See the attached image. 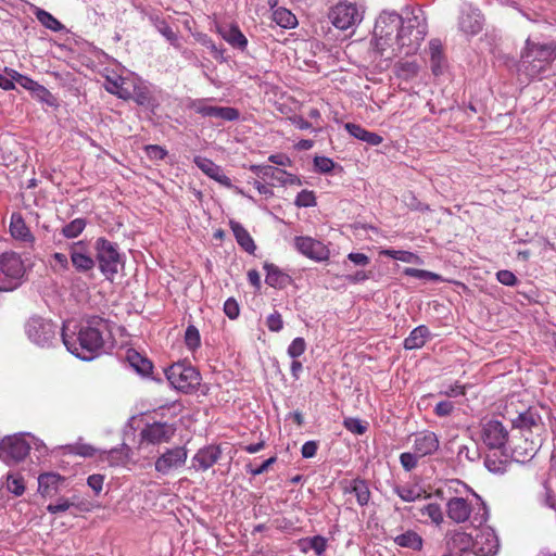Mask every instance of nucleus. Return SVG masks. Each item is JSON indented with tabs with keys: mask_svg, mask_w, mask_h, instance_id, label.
Instances as JSON below:
<instances>
[{
	"mask_svg": "<svg viewBox=\"0 0 556 556\" xmlns=\"http://www.w3.org/2000/svg\"><path fill=\"white\" fill-rule=\"evenodd\" d=\"M426 35L427 24L421 10L406 18L396 12H382L376 21L371 40L376 66L384 71L395 58L414 54Z\"/></svg>",
	"mask_w": 556,
	"mask_h": 556,
	"instance_id": "f257e3e1",
	"label": "nucleus"
},
{
	"mask_svg": "<svg viewBox=\"0 0 556 556\" xmlns=\"http://www.w3.org/2000/svg\"><path fill=\"white\" fill-rule=\"evenodd\" d=\"M61 339L66 350L83 361H91L100 355L111 334L110 323L100 316H89L80 321L65 320Z\"/></svg>",
	"mask_w": 556,
	"mask_h": 556,
	"instance_id": "f03ea898",
	"label": "nucleus"
},
{
	"mask_svg": "<svg viewBox=\"0 0 556 556\" xmlns=\"http://www.w3.org/2000/svg\"><path fill=\"white\" fill-rule=\"evenodd\" d=\"M556 59V41L540 43L530 37L520 52L518 74L527 79H541Z\"/></svg>",
	"mask_w": 556,
	"mask_h": 556,
	"instance_id": "7ed1b4c3",
	"label": "nucleus"
},
{
	"mask_svg": "<svg viewBox=\"0 0 556 556\" xmlns=\"http://www.w3.org/2000/svg\"><path fill=\"white\" fill-rule=\"evenodd\" d=\"M31 446H34L40 455L47 453L45 443L36 439L29 432L5 435L0 440V460L9 466L16 465L25 459Z\"/></svg>",
	"mask_w": 556,
	"mask_h": 556,
	"instance_id": "20e7f679",
	"label": "nucleus"
},
{
	"mask_svg": "<svg viewBox=\"0 0 556 556\" xmlns=\"http://www.w3.org/2000/svg\"><path fill=\"white\" fill-rule=\"evenodd\" d=\"M447 517L456 523H463L467 520L471 526L479 528L489 519V510L480 496L475 494L471 502L463 497H452L446 503Z\"/></svg>",
	"mask_w": 556,
	"mask_h": 556,
	"instance_id": "39448f33",
	"label": "nucleus"
},
{
	"mask_svg": "<svg viewBox=\"0 0 556 556\" xmlns=\"http://www.w3.org/2000/svg\"><path fill=\"white\" fill-rule=\"evenodd\" d=\"M93 250L96 252V266L108 280H113L124 261L116 243L100 237L94 241Z\"/></svg>",
	"mask_w": 556,
	"mask_h": 556,
	"instance_id": "423d86ee",
	"label": "nucleus"
},
{
	"mask_svg": "<svg viewBox=\"0 0 556 556\" xmlns=\"http://www.w3.org/2000/svg\"><path fill=\"white\" fill-rule=\"evenodd\" d=\"M26 268L20 254L4 252L0 254V291L17 289L25 279Z\"/></svg>",
	"mask_w": 556,
	"mask_h": 556,
	"instance_id": "0eeeda50",
	"label": "nucleus"
},
{
	"mask_svg": "<svg viewBox=\"0 0 556 556\" xmlns=\"http://www.w3.org/2000/svg\"><path fill=\"white\" fill-rule=\"evenodd\" d=\"M28 340L40 348H52L58 341L59 327L50 319L33 316L25 325Z\"/></svg>",
	"mask_w": 556,
	"mask_h": 556,
	"instance_id": "6e6552de",
	"label": "nucleus"
},
{
	"mask_svg": "<svg viewBox=\"0 0 556 556\" xmlns=\"http://www.w3.org/2000/svg\"><path fill=\"white\" fill-rule=\"evenodd\" d=\"M170 386L184 393H189L200 386L201 376L199 371L184 363H176L169 366L165 371Z\"/></svg>",
	"mask_w": 556,
	"mask_h": 556,
	"instance_id": "1a4fd4ad",
	"label": "nucleus"
},
{
	"mask_svg": "<svg viewBox=\"0 0 556 556\" xmlns=\"http://www.w3.org/2000/svg\"><path fill=\"white\" fill-rule=\"evenodd\" d=\"M210 99H190L187 108L203 117H215L227 122L238 121L240 112L231 106H214L208 104Z\"/></svg>",
	"mask_w": 556,
	"mask_h": 556,
	"instance_id": "9d476101",
	"label": "nucleus"
},
{
	"mask_svg": "<svg viewBox=\"0 0 556 556\" xmlns=\"http://www.w3.org/2000/svg\"><path fill=\"white\" fill-rule=\"evenodd\" d=\"M67 250L71 265L77 273L87 274L94 269L96 260L87 241H74L68 244Z\"/></svg>",
	"mask_w": 556,
	"mask_h": 556,
	"instance_id": "9b49d317",
	"label": "nucleus"
},
{
	"mask_svg": "<svg viewBox=\"0 0 556 556\" xmlns=\"http://www.w3.org/2000/svg\"><path fill=\"white\" fill-rule=\"evenodd\" d=\"M330 17L337 28L346 30L362 22L363 11L355 3L340 2L331 10Z\"/></svg>",
	"mask_w": 556,
	"mask_h": 556,
	"instance_id": "f8f14e48",
	"label": "nucleus"
},
{
	"mask_svg": "<svg viewBox=\"0 0 556 556\" xmlns=\"http://www.w3.org/2000/svg\"><path fill=\"white\" fill-rule=\"evenodd\" d=\"M188 458V452L184 446H176L167 448L155 460V470L162 475L167 476L174 470L181 468Z\"/></svg>",
	"mask_w": 556,
	"mask_h": 556,
	"instance_id": "ddd939ff",
	"label": "nucleus"
},
{
	"mask_svg": "<svg viewBox=\"0 0 556 556\" xmlns=\"http://www.w3.org/2000/svg\"><path fill=\"white\" fill-rule=\"evenodd\" d=\"M294 248L299 253L315 262H325L330 257V250L321 241L308 236L294 238Z\"/></svg>",
	"mask_w": 556,
	"mask_h": 556,
	"instance_id": "4468645a",
	"label": "nucleus"
},
{
	"mask_svg": "<svg viewBox=\"0 0 556 556\" xmlns=\"http://www.w3.org/2000/svg\"><path fill=\"white\" fill-rule=\"evenodd\" d=\"M481 438L490 448H501L508 439V431L500 420L490 419L482 425Z\"/></svg>",
	"mask_w": 556,
	"mask_h": 556,
	"instance_id": "2eb2a0df",
	"label": "nucleus"
},
{
	"mask_svg": "<svg viewBox=\"0 0 556 556\" xmlns=\"http://www.w3.org/2000/svg\"><path fill=\"white\" fill-rule=\"evenodd\" d=\"M475 543L476 556H495L500 548L498 538L491 527H479Z\"/></svg>",
	"mask_w": 556,
	"mask_h": 556,
	"instance_id": "dca6fc26",
	"label": "nucleus"
},
{
	"mask_svg": "<svg viewBox=\"0 0 556 556\" xmlns=\"http://www.w3.org/2000/svg\"><path fill=\"white\" fill-rule=\"evenodd\" d=\"M176 428L167 422H152L141 430V439L151 444L169 442L174 437Z\"/></svg>",
	"mask_w": 556,
	"mask_h": 556,
	"instance_id": "f3484780",
	"label": "nucleus"
},
{
	"mask_svg": "<svg viewBox=\"0 0 556 556\" xmlns=\"http://www.w3.org/2000/svg\"><path fill=\"white\" fill-rule=\"evenodd\" d=\"M12 238L26 248H33L36 238L26 225L21 213H12L9 226Z\"/></svg>",
	"mask_w": 556,
	"mask_h": 556,
	"instance_id": "a211bd4d",
	"label": "nucleus"
},
{
	"mask_svg": "<svg viewBox=\"0 0 556 556\" xmlns=\"http://www.w3.org/2000/svg\"><path fill=\"white\" fill-rule=\"evenodd\" d=\"M136 79V76H108L105 89L108 92L115 94L123 100H129L134 92Z\"/></svg>",
	"mask_w": 556,
	"mask_h": 556,
	"instance_id": "6ab92c4d",
	"label": "nucleus"
},
{
	"mask_svg": "<svg viewBox=\"0 0 556 556\" xmlns=\"http://www.w3.org/2000/svg\"><path fill=\"white\" fill-rule=\"evenodd\" d=\"M439 446V438L434 432L425 430L415 434L413 450L420 457L432 455Z\"/></svg>",
	"mask_w": 556,
	"mask_h": 556,
	"instance_id": "aec40b11",
	"label": "nucleus"
},
{
	"mask_svg": "<svg viewBox=\"0 0 556 556\" xmlns=\"http://www.w3.org/2000/svg\"><path fill=\"white\" fill-rule=\"evenodd\" d=\"M222 456L219 446L208 445L200 448L192 457V466L195 470L205 471L215 465Z\"/></svg>",
	"mask_w": 556,
	"mask_h": 556,
	"instance_id": "412c9836",
	"label": "nucleus"
},
{
	"mask_svg": "<svg viewBox=\"0 0 556 556\" xmlns=\"http://www.w3.org/2000/svg\"><path fill=\"white\" fill-rule=\"evenodd\" d=\"M483 25V18L480 10L475 8H467L462 11L459 17V28L463 33L469 36L477 35Z\"/></svg>",
	"mask_w": 556,
	"mask_h": 556,
	"instance_id": "4be33fe9",
	"label": "nucleus"
},
{
	"mask_svg": "<svg viewBox=\"0 0 556 556\" xmlns=\"http://www.w3.org/2000/svg\"><path fill=\"white\" fill-rule=\"evenodd\" d=\"M266 271L265 282L275 289H285L292 282L289 274L285 273L277 265L265 262L263 265Z\"/></svg>",
	"mask_w": 556,
	"mask_h": 556,
	"instance_id": "5701e85b",
	"label": "nucleus"
},
{
	"mask_svg": "<svg viewBox=\"0 0 556 556\" xmlns=\"http://www.w3.org/2000/svg\"><path fill=\"white\" fill-rule=\"evenodd\" d=\"M64 478L55 472H45L38 477V492L45 497H52L58 494Z\"/></svg>",
	"mask_w": 556,
	"mask_h": 556,
	"instance_id": "b1692460",
	"label": "nucleus"
},
{
	"mask_svg": "<svg viewBox=\"0 0 556 556\" xmlns=\"http://www.w3.org/2000/svg\"><path fill=\"white\" fill-rule=\"evenodd\" d=\"M447 545L452 552L464 553L472 549L475 552V539L469 533L456 530L450 533Z\"/></svg>",
	"mask_w": 556,
	"mask_h": 556,
	"instance_id": "393cba45",
	"label": "nucleus"
},
{
	"mask_svg": "<svg viewBox=\"0 0 556 556\" xmlns=\"http://www.w3.org/2000/svg\"><path fill=\"white\" fill-rule=\"evenodd\" d=\"M218 34L231 47L244 50L248 46V39L237 25L219 26Z\"/></svg>",
	"mask_w": 556,
	"mask_h": 556,
	"instance_id": "a878e982",
	"label": "nucleus"
},
{
	"mask_svg": "<svg viewBox=\"0 0 556 556\" xmlns=\"http://www.w3.org/2000/svg\"><path fill=\"white\" fill-rule=\"evenodd\" d=\"M541 420L540 414L536 410L529 408L520 413L513 420V426L522 431H532V429L540 427Z\"/></svg>",
	"mask_w": 556,
	"mask_h": 556,
	"instance_id": "bb28decb",
	"label": "nucleus"
},
{
	"mask_svg": "<svg viewBox=\"0 0 556 556\" xmlns=\"http://www.w3.org/2000/svg\"><path fill=\"white\" fill-rule=\"evenodd\" d=\"M346 131L354 138L368 143L369 146L376 147L382 142V137L376 132H371L363 128L361 125L346 123L344 125Z\"/></svg>",
	"mask_w": 556,
	"mask_h": 556,
	"instance_id": "cd10ccee",
	"label": "nucleus"
},
{
	"mask_svg": "<svg viewBox=\"0 0 556 556\" xmlns=\"http://www.w3.org/2000/svg\"><path fill=\"white\" fill-rule=\"evenodd\" d=\"M430 330L427 326L420 325L414 328L408 337L404 340L405 350H417L425 345L430 338Z\"/></svg>",
	"mask_w": 556,
	"mask_h": 556,
	"instance_id": "c85d7f7f",
	"label": "nucleus"
},
{
	"mask_svg": "<svg viewBox=\"0 0 556 556\" xmlns=\"http://www.w3.org/2000/svg\"><path fill=\"white\" fill-rule=\"evenodd\" d=\"M230 228L238 244L248 253H254L256 245L248 230L238 222H230Z\"/></svg>",
	"mask_w": 556,
	"mask_h": 556,
	"instance_id": "c756f323",
	"label": "nucleus"
},
{
	"mask_svg": "<svg viewBox=\"0 0 556 556\" xmlns=\"http://www.w3.org/2000/svg\"><path fill=\"white\" fill-rule=\"evenodd\" d=\"M394 543L401 547L420 551L424 545L422 538L414 530H407L394 538Z\"/></svg>",
	"mask_w": 556,
	"mask_h": 556,
	"instance_id": "7c9ffc66",
	"label": "nucleus"
},
{
	"mask_svg": "<svg viewBox=\"0 0 556 556\" xmlns=\"http://www.w3.org/2000/svg\"><path fill=\"white\" fill-rule=\"evenodd\" d=\"M346 492L354 493L357 504L359 506H365L370 501V490L367 482L363 479L356 478L353 479L350 483V486L346 489Z\"/></svg>",
	"mask_w": 556,
	"mask_h": 556,
	"instance_id": "2f4dec72",
	"label": "nucleus"
},
{
	"mask_svg": "<svg viewBox=\"0 0 556 556\" xmlns=\"http://www.w3.org/2000/svg\"><path fill=\"white\" fill-rule=\"evenodd\" d=\"M266 170H267V173H265L266 178H270L282 186H286V185L301 186L302 185L301 179L296 175L290 174L283 169H280V168L269 165L268 169H266Z\"/></svg>",
	"mask_w": 556,
	"mask_h": 556,
	"instance_id": "473e14b6",
	"label": "nucleus"
},
{
	"mask_svg": "<svg viewBox=\"0 0 556 556\" xmlns=\"http://www.w3.org/2000/svg\"><path fill=\"white\" fill-rule=\"evenodd\" d=\"M150 21L159 30V33L165 37L169 43L175 48H180V43L178 40L177 34L172 29V27L159 15H151Z\"/></svg>",
	"mask_w": 556,
	"mask_h": 556,
	"instance_id": "72a5a7b5",
	"label": "nucleus"
},
{
	"mask_svg": "<svg viewBox=\"0 0 556 556\" xmlns=\"http://www.w3.org/2000/svg\"><path fill=\"white\" fill-rule=\"evenodd\" d=\"M430 63L432 73L438 76L443 72L444 58L442 53L441 42L433 39L429 42Z\"/></svg>",
	"mask_w": 556,
	"mask_h": 556,
	"instance_id": "f704fd0d",
	"label": "nucleus"
},
{
	"mask_svg": "<svg viewBox=\"0 0 556 556\" xmlns=\"http://www.w3.org/2000/svg\"><path fill=\"white\" fill-rule=\"evenodd\" d=\"M130 99H132L138 105L153 106V99L149 87L138 77Z\"/></svg>",
	"mask_w": 556,
	"mask_h": 556,
	"instance_id": "c9c22d12",
	"label": "nucleus"
},
{
	"mask_svg": "<svg viewBox=\"0 0 556 556\" xmlns=\"http://www.w3.org/2000/svg\"><path fill=\"white\" fill-rule=\"evenodd\" d=\"M127 359L130 366L140 375L149 376L152 372L153 365L152 363L140 355L138 352L130 350L127 353Z\"/></svg>",
	"mask_w": 556,
	"mask_h": 556,
	"instance_id": "e433bc0d",
	"label": "nucleus"
},
{
	"mask_svg": "<svg viewBox=\"0 0 556 556\" xmlns=\"http://www.w3.org/2000/svg\"><path fill=\"white\" fill-rule=\"evenodd\" d=\"M51 270L56 275H64L70 271L71 258L67 254L62 252H54L48 260Z\"/></svg>",
	"mask_w": 556,
	"mask_h": 556,
	"instance_id": "4c0bfd02",
	"label": "nucleus"
},
{
	"mask_svg": "<svg viewBox=\"0 0 556 556\" xmlns=\"http://www.w3.org/2000/svg\"><path fill=\"white\" fill-rule=\"evenodd\" d=\"M273 21L286 29L294 28L298 25L295 15L286 8H277L273 11Z\"/></svg>",
	"mask_w": 556,
	"mask_h": 556,
	"instance_id": "58836bf2",
	"label": "nucleus"
},
{
	"mask_svg": "<svg viewBox=\"0 0 556 556\" xmlns=\"http://www.w3.org/2000/svg\"><path fill=\"white\" fill-rule=\"evenodd\" d=\"M393 491L403 502L407 503L415 502L422 496L421 489L412 484L395 485Z\"/></svg>",
	"mask_w": 556,
	"mask_h": 556,
	"instance_id": "ea45409f",
	"label": "nucleus"
},
{
	"mask_svg": "<svg viewBox=\"0 0 556 556\" xmlns=\"http://www.w3.org/2000/svg\"><path fill=\"white\" fill-rule=\"evenodd\" d=\"M380 255L391 257L396 261H401L403 263H409V264H419L421 263L420 257L409 251H403V250H393V249H382L379 252Z\"/></svg>",
	"mask_w": 556,
	"mask_h": 556,
	"instance_id": "a19ab883",
	"label": "nucleus"
},
{
	"mask_svg": "<svg viewBox=\"0 0 556 556\" xmlns=\"http://www.w3.org/2000/svg\"><path fill=\"white\" fill-rule=\"evenodd\" d=\"M86 226L87 222L85 218H75L62 227L61 235L66 239H75L83 233Z\"/></svg>",
	"mask_w": 556,
	"mask_h": 556,
	"instance_id": "79ce46f5",
	"label": "nucleus"
},
{
	"mask_svg": "<svg viewBox=\"0 0 556 556\" xmlns=\"http://www.w3.org/2000/svg\"><path fill=\"white\" fill-rule=\"evenodd\" d=\"M37 20L43 25L46 28L52 30V31H60L63 29V25L60 21H58L52 14L49 12L37 9L35 13Z\"/></svg>",
	"mask_w": 556,
	"mask_h": 556,
	"instance_id": "37998d69",
	"label": "nucleus"
},
{
	"mask_svg": "<svg viewBox=\"0 0 556 556\" xmlns=\"http://www.w3.org/2000/svg\"><path fill=\"white\" fill-rule=\"evenodd\" d=\"M419 71V65L414 61H405L400 62L396 65V75L397 77L408 80L417 76Z\"/></svg>",
	"mask_w": 556,
	"mask_h": 556,
	"instance_id": "c03bdc74",
	"label": "nucleus"
},
{
	"mask_svg": "<svg viewBox=\"0 0 556 556\" xmlns=\"http://www.w3.org/2000/svg\"><path fill=\"white\" fill-rule=\"evenodd\" d=\"M420 514L422 516L428 517L431 520V522L434 523L435 526H440L444 520L443 511L440 505L437 503H430L424 506L420 509Z\"/></svg>",
	"mask_w": 556,
	"mask_h": 556,
	"instance_id": "a18cd8bd",
	"label": "nucleus"
},
{
	"mask_svg": "<svg viewBox=\"0 0 556 556\" xmlns=\"http://www.w3.org/2000/svg\"><path fill=\"white\" fill-rule=\"evenodd\" d=\"M4 73L11 76L13 79H15V83H17L21 87H23L26 90H29L30 92L34 90V88L37 85V81L31 79L30 77L23 75L18 73L17 71L4 67Z\"/></svg>",
	"mask_w": 556,
	"mask_h": 556,
	"instance_id": "49530a36",
	"label": "nucleus"
},
{
	"mask_svg": "<svg viewBox=\"0 0 556 556\" xmlns=\"http://www.w3.org/2000/svg\"><path fill=\"white\" fill-rule=\"evenodd\" d=\"M7 489L16 496H20L25 491L24 480L18 473H8Z\"/></svg>",
	"mask_w": 556,
	"mask_h": 556,
	"instance_id": "de8ad7c7",
	"label": "nucleus"
},
{
	"mask_svg": "<svg viewBox=\"0 0 556 556\" xmlns=\"http://www.w3.org/2000/svg\"><path fill=\"white\" fill-rule=\"evenodd\" d=\"M185 343L191 351H195L201 345V337L198 328L193 325H189L185 332Z\"/></svg>",
	"mask_w": 556,
	"mask_h": 556,
	"instance_id": "09e8293b",
	"label": "nucleus"
},
{
	"mask_svg": "<svg viewBox=\"0 0 556 556\" xmlns=\"http://www.w3.org/2000/svg\"><path fill=\"white\" fill-rule=\"evenodd\" d=\"M76 505L75 497L73 498H65L60 497L55 503H51L47 506V510L50 514H60L68 510L71 507Z\"/></svg>",
	"mask_w": 556,
	"mask_h": 556,
	"instance_id": "8fccbe9b",
	"label": "nucleus"
},
{
	"mask_svg": "<svg viewBox=\"0 0 556 556\" xmlns=\"http://www.w3.org/2000/svg\"><path fill=\"white\" fill-rule=\"evenodd\" d=\"M193 162L210 178L219 167L212 160L200 155L194 156Z\"/></svg>",
	"mask_w": 556,
	"mask_h": 556,
	"instance_id": "3c124183",
	"label": "nucleus"
},
{
	"mask_svg": "<svg viewBox=\"0 0 556 556\" xmlns=\"http://www.w3.org/2000/svg\"><path fill=\"white\" fill-rule=\"evenodd\" d=\"M343 426L346 430L354 434H364L367 430V424L358 418L349 417L343 420Z\"/></svg>",
	"mask_w": 556,
	"mask_h": 556,
	"instance_id": "603ef678",
	"label": "nucleus"
},
{
	"mask_svg": "<svg viewBox=\"0 0 556 556\" xmlns=\"http://www.w3.org/2000/svg\"><path fill=\"white\" fill-rule=\"evenodd\" d=\"M421 458L417 453L414 452H404L400 455V463L403 469L407 472L414 470L418 465V459Z\"/></svg>",
	"mask_w": 556,
	"mask_h": 556,
	"instance_id": "864d4df0",
	"label": "nucleus"
},
{
	"mask_svg": "<svg viewBox=\"0 0 556 556\" xmlns=\"http://www.w3.org/2000/svg\"><path fill=\"white\" fill-rule=\"evenodd\" d=\"M306 350V342L303 338L298 337L292 340V342L289 344L287 349V354L292 358L296 359L302 354H304Z\"/></svg>",
	"mask_w": 556,
	"mask_h": 556,
	"instance_id": "5fc2aeb1",
	"label": "nucleus"
},
{
	"mask_svg": "<svg viewBox=\"0 0 556 556\" xmlns=\"http://www.w3.org/2000/svg\"><path fill=\"white\" fill-rule=\"evenodd\" d=\"M294 204L298 207H312L316 205V197L311 190H302L298 193Z\"/></svg>",
	"mask_w": 556,
	"mask_h": 556,
	"instance_id": "6e6d98bb",
	"label": "nucleus"
},
{
	"mask_svg": "<svg viewBox=\"0 0 556 556\" xmlns=\"http://www.w3.org/2000/svg\"><path fill=\"white\" fill-rule=\"evenodd\" d=\"M68 452L83 457H91L96 454L97 450L90 444L77 442L67 446Z\"/></svg>",
	"mask_w": 556,
	"mask_h": 556,
	"instance_id": "4d7b16f0",
	"label": "nucleus"
},
{
	"mask_svg": "<svg viewBox=\"0 0 556 556\" xmlns=\"http://www.w3.org/2000/svg\"><path fill=\"white\" fill-rule=\"evenodd\" d=\"M194 38L199 43L206 47L213 53L214 58H223V50L218 49L206 34L198 33L194 35Z\"/></svg>",
	"mask_w": 556,
	"mask_h": 556,
	"instance_id": "13d9d810",
	"label": "nucleus"
},
{
	"mask_svg": "<svg viewBox=\"0 0 556 556\" xmlns=\"http://www.w3.org/2000/svg\"><path fill=\"white\" fill-rule=\"evenodd\" d=\"M277 462L276 456H271L264 460L260 466L254 467L252 464L245 465V471L253 477L260 476L268 470V468Z\"/></svg>",
	"mask_w": 556,
	"mask_h": 556,
	"instance_id": "bf43d9fd",
	"label": "nucleus"
},
{
	"mask_svg": "<svg viewBox=\"0 0 556 556\" xmlns=\"http://www.w3.org/2000/svg\"><path fill=\"white\" fill-rule=\"evenodd\" d=\"M314 168L317 173L328 174L334 168V162L327 156H315Z\"/></svg>",
	"mask_w": 556,
	"mask_h": 556,
	"instance_id": "052dcab7",
	"label": "nucleus"
},
{
	"mask_svg": "<svg viewBox=\"0 0 556 556\" xmlns=\"http://www.w3.org/2000/svg\"><path fill=\"white\" fill-rule=\"evenodd\" d=\"M404 275L417 279H427V280H435L438 279V275L425 269H418L413 267H406L404 269Z\"/></svg>",
	"mask_w": 556,
	"mask_h": 556,
	"instance_id": "680f3d73",
	"label": "nucleus"
},
{
	"mask_svg": "<svg viewBox=\"0 0 556 556\" xmlns=\"http://www.w3.org/2000/svg\"><path fill=\"white\" fill-rule=\"evenodd\" d=\"M147 156L153 161H162L166 157L167 151L161 146L149 144L144 148Z\"/></svg>",
	"mask_w": 556,
	"mask_h": 556,
	"instance_id": "e2e57ef3",
	"label": "nucleus"
},
{
	"mask_svg": "<svg viewBox=\"0 0 556 556\" xmlns=\"http://www.w3.org/2000/svg\"><path fill=\"white\" fill-rule=\"evenodd\" d=\"M496 279L498 282L507 287H514L518 282L516 275L507 269L498 270L496 273Z\"/></svg>",
	"mask_w": 556,
	"mask_h": 556,
	"instance_id": "0e129e2a",
	"label": "nucleus"
},
{
	"mask_svg": "<svg viewBox=\"0 0 556 556\" xmlns=\"http://www.w3.org/2000/svg\"><path fill=\"white\" fill-rule=\"evenodd\" d=\"M440 394L448 396V397H457V396H460V395H465L466 394V387L460 384V383H458V382H455V383L450 384L448 387H446L444 390H441Z\"/></svg>",
	"mask_w": 556,
	"mask_h": 556,
	"instance_id": "69168bd1",
	"label": "nucleus"
},
{
	"mask_svg": "<svg viewBox=\"0 0 556 556\" xmlns=\"http://www.w3.org/2000/svg\"><path fill=\"white\" fill-rule=\"evenodd\" d=\"M267 328L273 332H278L283 328L282 317L278 312H274L266 319Z\"/></svg>",
	"mask_w": 556,
	"mask_h": 556,
	"instance_id": "338daca9",
	"label": "nucleus"
},
{
	"mask_svg": "<svg viewBox=\"0 0 556 556\" xmlns=\"http://www.w3.org/2000/svg\"><path fill=\"white\" fill-rule=\"evenodd\" d=\"M308 544L311 545L312 551H314L318 556H321L327 547L326 539L320 535L309 538Z\"/></svg>",
	"mask_w": 556,
	"mask_h": 556,
	"instance_id": "774afa93",
	"label": "nucleus"
}]
</instances>
